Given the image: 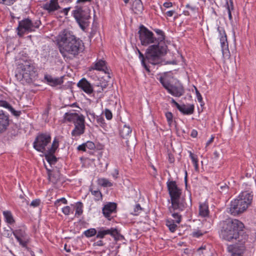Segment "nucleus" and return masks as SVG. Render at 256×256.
Wrapping results in <instances>:
<instances>
[{
	"label": "nucleus",
	"instance_id": "49",
	"mask_svg": "<svg viewBox=\"0 0 256 256\" xmlns=\"http://www.w3.org/2000/svg\"><path fill=\"white\" fill-rule=\"evenodd\" d=\"M17 240L22 247L26 248L27 244L28 242V237L20 239L19 240Z\"/></svg>",
	"mask_w": 256,
	"mask_h": 256
},
{
	"label": "nucleus",
	"instance_id": "46",
	"mask_svg": "<svg viewBox=\"0 0 256 256\" xmlns=\"http://www.w3.org/2000/svg\"><path fill=\"white\" fill-rule=\"evenodd\" d=\"M154 30L156 34L160 36L158 38H156V42H162L164 40V32L162 30L159 29H155Z\"/></svg>",
	"mask_w": 256,
	"mask_h": 256
},
{
	"label": "nucleus",
	"instance_id": "12",
	"mask_svg": "<svg viewBox=\"0 0 256 256\" xmlns=\"http://www.w3.org/2000/svg\"><path fill=\"white\" fill-rule=\"evenodd\" d=\"M246 240L244 242L236 241V244L229 245L228 248V251L230 254L231 256H243V254L246 250L245 243Z\"/></svg>",
	"mask_w": 256,
	"mask_h": 256
},
{
	"label": "nucleus",
	"instance_id": "10",
	"mask_svg": "<svg viewBox=\"0 0 256 256\" xmlns=\"http://www.w3.org/2000/svg\"><path fill=\"white\" fill-rule=\"evenodd\" d=\"M81 46L82 41L78 38L67 46L65 45L64 48H60V52L64 57H66L67 54L76 56L80 52Z\"/></svg>",
	"mask_w": 256,
	"mask_h": 256
},
{
	"label": "nucleus",
	"instance_id": "21",
	"mask_svg": "<svg viewBox=\"0 0 256 256\" xmlns=\"http://www.w3.org/2000/svg\"><path fill=\"white\" fill-rule=\"evenodd\" d=\"M113 238L116 242V246H113V248H118L121 243H124V236L121 234L120 230L117 227L113 228Z\"/></svg>",
	"mask_w": 256,
	"mask_h": 256
},
{
	"label": "nucleus",
	"instance_id": "53",
	"mask_svg": "<svg viewBox=\"0 0 256 256\" xmlns=\"http://www.w3.org/2000/svg\"><path fill=\"white\" fill-rule=\"evenodd\" d=\"M40 203V199H36L33 200L30 204V206H32L34 208L38 206Z\"/></svg>",
	"mask_w": 256,
	"mask_h": 256
},
{
	"label": "nucleus",
	"instance_id": "11",
	"mask_svg": "<svg viewBox=\"0 0 256 256\" xmlns=\"http://www.w3.org/2000/svg\"><path fill=\"white\" fill-rule=\"evenodd\" d=\"M248 206L246 202H242L238 198L232 200L229 208V212L234 216L240 214L246 210Z\"/></svg>",
	"mask_w": 256,
	"mask_h": 256
},
{
	"label": "nucleus",
	"instance_id": "39",
	"mask_svg": "<svg viewBox=\"0 0 256 256\" xmlns=\"http://www.w3.org/2000/svg\"><path fill=\"white\" fill-rule=\"evenodd\" d=\"M230 2H228V0H226L225 6L226 7L228 14V18L230 20H232V15L231 13V10H233V4L232 0H229Z\"/></svg>",
	"mask_w": 256,
	"mask_h": 256
},
{
	"label": "nucleus",
	"instance_id": "45",
	"mask_svg": "<svg viewBox=\"0 0 256 256\" xmlns=\"http://www.w3.org/2000/svg\"><path fill=\"white\" fill-rule=\"evenodd\" d=\"M180 212H173L172 213V216L174 218V221L177 223L180 224L182 220V216L178 214Z\"/></svg>",
	"mask_w": 256,
	"mask_h": 256
},
{
	"label": "nucleus",
	"instance_id": "29",
	"mask_svg": "<svg viewBox=\"0 0 256 256\" xmlns=\"http://www.w3.org/2000/svg\"><path fill=\"white\" fill-rule=\"evenodd\" d=\"M10 230L12 231V232L16 239V240H19L20 239L24 238H27V236L24 230L22 229H18L16 230H13L12 228H10Z\"/></svg>",
	"mask_w": 256,
	"mask_h": 256
},
{
	"label": "nucleus",
	"instance_id": "18",
	"mask_svg": "<svg viewBox=\"0 0 256 256\" xmlns=\"http://www.w3.org/2000/svg\"><path fill=\"white\" fill-rule=\"evenodd\" d=\"M85 120H84L74 125V128L71 132L72 136L76 138L80 136L84 133L86 126L84 124Z\"/></svg>",
	"mask_w": 256,
	"mask_h": 256
},
{
	"label": "nucleus",
	"instance_id": "61",
	"mask_svg": "<svg viewBox=\"0 0 256 256\" xmlns=\"http://www.w3.org/2000/svg\"><path fill=\"white\" fill-rule=\"evenodd\" d=\"M171 102L174 104L178 110H180V104H178L174 98H172Z\"/></svg>",
	"mask_w": 256,
	"mask_h": 256
},
{
	"label": "nucleus",
	"instance_id": "37",
	"mask_svg": "<svg viewBox=\"0 0 256 256\" xmlns=\"http://www.w3.org/2000/svg\"><path fill=\"white\" fill-rule=\"evenodd\" d=\"M90 190L92 194L94 196L95 200H99L102 198V194L101 192L98 190H93L92 188H90Z\"/></svg>",
	"mask_w": 256,
	"mask_h": 256
},
{
	"label": "nucleus",
	"instance_id": "17",
	"mask_svg": "<svg viewBox=\"0 0 256 256\" xmlns=\"http://www.w3.org/2000/svg\"><path fill=\"white\" fill-rule=\"evenodd\" d=\"M92 70H97L102 72L105 74L102 78H110V74L108 69L106 66V62L104 60H99L94 62L91 66Z\"/></svg>",
	"mask_w": 256,
	"mask_h": 256
},
{
	"label": "nucleus",
	"instance_id": "52",
	"mask_svg": "<svg viewBox=\"0 0 256 256\" xmlns=\"http://www.w3.org/2000/svg\"><path fill=\"white\" fill-rule=\"evenodd\" d=\"M60 202H62L63 204H68V201L67 200L64 198H62L60 199H58L55 202H54V205L56 206H59V203Z\"/></svg>",
	"mask_w": 256,
	"mask_h": 256
},
{
	"label": "nucleus",
	"instance_id": "27",
	"mask_svg": "<svg viewBox=\"0 0 256 256\" xmlns=\"http://www.w3.org/2000/svg\"><path fill=\"white\" fill-rule=\"evenodd\" d=\"M180 112L185 115L192 114L194 112V106L193 104H182L180 106Z\"/></svg>",
	"mask_w": 256,
	"mask_h": 256
},
{
	"label": "nucleus",
	"instance_id": "6",
	"mask_svg": "<svg viewBox=\"0 0 256 256\" xmlns=\"http://www.w3.org/2000/svg\"><path fill=\"white\" fill-rule=\"evenodd\" d=\"M139 38L142 45L147 46L150 44L156 43V38L152 32L143 25L140 26L138 31Z\"/></svg>",
	"mask_w": 256,
	"mask_h": 256
},
{
	"label": "nucleus",
	"instance_id": "59",
	"mask_svg": "<svg viewBox=\"0 0 256 256\" xmlns=\"http://www.w3.org/2000/svg\"><path fill=\"white\" fill-rule=\"evenodd\" d=\"M86 142L83 143L82 144L79 145L77 147V150L79 151H82V152H86Z\"/></svg>",
	"mask_w": 256,
	"mask_h": 256
},
{
	"label": "nucleus",
	"instance_id": "30",
	"mask_svg": "<svg viewBox=\"0 0 256 256\" xmlns=\"http://www.w3.org/2000/svg\"><path fill=\"white\" fill-rule=\"evenodd\" d=\"M96 238H104L105 236L110 234L112 236V228L110 229H106L104 228H101L97 232Z\"/></svg>",
	"mask_w": 256,
	"mask_h": 256
},
{
	"label": "nucleus",
	"instance_id": "50",
	"mask_svg": "<svg viewBox=\"0 0 256 256\" xmlns=\"http://www.w3.org/2000/svg\"><path fill=\"white\" fill-rule=\"evenodd\" d=\"M104 114L107 120H110L112 118V112L108 109L106 108Z\"/></svg>",
	"mask_w": 256,
	"mask_h": 256
},
{
	"label": "nucleus",
	"instance_id": "14",
	"mask_svg": "<svg viewBox=\"0 0 256 256\" xmlns=\"http://www.w3.org/2000/svg\"><path fill=\"white\" fill-rule=\"evenodd\" d=\"M172 206L169 208V210L170 212H182L187 206V204L185 202V199L184 197H180L171 200Z\"/></svg>",
	"mask_w": 256,
	"mask_h": 256
},
{
	"label": "nucleus",
	"instance_id": "44",
	"mask_svg": "<svg viewBox=\"0 0 256 256\" xmlns=\"http://www.w3.org/2000/svg\"><path fill=\"white\" fill-rule=\"evenodd\" d=\"M97 233V230L94 228H91L85 230L84 234L88 238L92 237Z\"/></svg>",
	"mask_w": 256,
	"mask_h": 256
},
{
	"label": "nucleus",
	"instance_id": "56",
	"mask_svg": "<svg viewBox=\"0 0 256 256\" xmlns=\"http://www.w3.org/2000/svg\"><path fill=\"white\" fill-rule=\"evenodd\" d=\"M70 208L69 206H66L62 208V212L65 215H68L70 213Z\"/></svg>",
	"mask_w": 256,
	"mask_h": 256
},
{
	"label": "nucleus",
	"instance_id": "9",
	"mask_svg": "<svg viewBox=\"0 0 256 256\" xmlns=\"http://www.w3.org/2000/svg\"><path fill=\"white\" fill-rule=\"evenodd\" d=\"M78 39L72 32L67 30H64L58 37L57 40L59 50L65 46V45L67 46Z\"/></svg>",
	"mask_w": 256,
	"mask_h": 256
},
{
	"label": "nucleus",
	"instance_id": "63",
	"mask_svg": "<svg viewBox=\"0 0 256 256\" xmlns=\"http://www.w3.org/2000/svg\"><path fill=\"white\" fill-rule=\"evenodd\" d=\"M186 8L190 10H191L192 12H195L196 11V8L194 6H191L190 4H187L186 5Z\"/></svg>",
	"mask_w": 256,
	"mask_h": 256
},
{
	"label": "nucleus",
	"instance_id": "19",
	"mask_svg": "<svg viewBox=\"0 0 256 256\" xmlns=\"http://www.w3.org/2000/svg\"><path fill=\"white\" fill-rule=\"evenodd\" d=\"M168 93L174 96L180 97L184 94V89L182 85L178 82L174 85L172 84Z\"/></svg>",
	"mask_w": 256,
	"mask_h": 256
},
{
	"label": "nucleus",
	"instance_id": "47",
	"mask_svg": "<svg viewBox=\"0 0 256 256\" xmlns=\"http://www.w3.org/2000/svg\"><path fill=\"white\" fill-rule=\"evenodd\" d=\"M142 208H141L140 204H136L134 208L133 211L130 214L134 216H138L142 212Z\"/></svg>",
	"mask_w": 256,
	"mask_h": 256
},
{
	"label": "nucleus",
	"instance_id": "35",
	"mask_svg": "<svg viewBox=\"0 0 256 256\" xmlns=\"http://www.w3.org/2000/svg\"><path fill=\"white\" fill-rule=\"evenodd\" d=\"M94 118L96 120L98 124L102 127L105 131H108V130L106 128V124L104 122L105 120L103 117L101 116H96Z\"/></svg>",
	"mask_w": 256,
	"mask_h": 256
},
{
	"label": "nucleus",
	"instance_id": "25",
	"mask_svg": "<svg viewBox=\"0 0 256 256\" xmlns=\"http://www.w3.org/2000/svg\"><path fill=\"white\" fill-rule=\"evenodd\" d=\"M44 80H46L49 85L52 86L60 85L63 82L62 78H54L48 74L44 76Z\"/></svg>",
	"mask_w": 256,
	"mask_h": 256
},
{
	"label": "nucleus",
	"instance_id": "1",
	"mask_svg": "<svg viewBox=\"0 0 256 256\" xmlns=\"http://www.w3.org/2000/svg\"><path fill=\"white\" fill-rule=\"evenodd\" d=\"M244 225L236 219H228L222 223L220 237L224 240L230 242L247 240L248 235L244 229Z\"/></svg>",
	"mask_w": 256,
	"mask_h": 256
},
{
	"label": "nucleus",
	"instance_id": "31",
	"mask_svg": "<svg viewBox=\"0 0 256 256\" xmlns=\"http://www.w3.org/2000/svg\"><path fill=\"white\" fill-rule=\"evenodd\" d=\"M209 210L208 206L205 203L200 204L199 206V214L202 217L208 216Z\"/></svg>",
	"mask_w": 256,
	"mask_h": 256
},
{
	"label": "nucleus",
	"instance_id": "57",
	"mask_svg": "<svg viewBox=\"0 0 256 256\" xmlns=\"http://www.w3.org/2000/svg\"><path fill=\"white\" fill-rule=\"evenodd\" d=\"M190 153V156L194 163H197L198 162V158L196 156H194L191 152H189Z\"/></svg>",
	"mask_w": 256,
	"mask_h": 256
},
{
	"label": "nucleus",
	"instance_id": "16",
	"mask_svg": "<svg viewBox=\"0 0 256 256\" xmlns=\"http://www.w3.org/2000/svg\"><path fill=\"white\" fill-rule=\"evenodd\" d=\"M167 186L171 200L180 197L182 190L178 188L175 181L168 182Z\"/></svg>",
	"mask_w": 256,
	"mask_h": 256
},
{
	"label": "nucleus",
	"instance_id": "4",
	"mask_svg": "<svg viewBox=\"0 0 256 256\" xmlns=\"http://www.w3.org/2000/svg\"><path fill=\"white\" fill-rule=\"evenodd\" d=\"M72 14L80 27L84 30L89 24L88 20L90 18V10L88 8L87 11L84 6H76Z\"/></svg>",
	"mask_w": 256,
	"mask_h": 256
},
{
	"label": "nucleus",
	"instance_id": "32",
	"mask_svg": "<svg viewBox=\"0 0 256 256\" xmlns=\"http://www.w3.org/2000/svg\"><path fill=\"white\" fill-rule=\"evenodd\" d=\"M5 222L9 224H12L15 222V220L10 211L5 210L3 212Z\"/></svg>",
	"mask_w": 256,
	"mask_h": 256
},
{
	"label": "nucleus",
	"instance_id": "43",
	"mask_svg": "<svg viewBox=\"0 0 256 256\" xmlns=\"http://www.w3.org/2000/svg\"><path fill=\"white\" fill-rule=\"evenodd\" d=\"M217 188L220 192L226 194L228 192V186L226 184H218Z\"/></svg>",
	"mask_w": 256,
	"mask_h": 256
},
{
	"label": "nucleus",
	"instance_id": "15",
	"mask_svg": "<svg viewBox=\"0 0 256 256\" xmlns=\"http://www.w3.org/2000/svg\"><path fill=\"white\" fill-rule=\"evenodd\" d=\"M84 120V116L82 114H79L74 110L66 112L63 116V122H72L74 124Z\"/></svg>",
	"mask_w": 256,
	"mask_h": 256
},
{
	"label": "nucleus",
	"instance_id": "40",
	"mask_svg": "<svg viewBox=\"0 0 256 256\" xmlns=\"http://www.w3.org/2000/svg\"><path fill=\"white\" fill-rule=\"evenodd\" d=\"M160 82L162 84V86L168 90V92L170 90V88L172 86V84H170V82H168V80H167L166 78H164L162 77H160Z\"/></svg>",
	"mask_w": 256,
	"mask_h": 256
},
{
	"label": "nucleus",
	"instance_id": "41",
	"mask_svg": "<svg viewBox=\"0 0 256 256\" xmlns=\"http://www.w3.org/2000/svg\"><path fill=\"white\" fill-rule=\"evenodd\" d=\"M98 184L104 187H109L112 186L111 182L106 178H100L98 180Z\"/></svg>",
	"mask_w": 256,
	"mask_h": 256
},
{
	"label": "nucleus",
	"instance_id": "55",
	"mask_svg": "<svg viewBox=\"0 0 256 256\" xmlns=\"http://www.w3.org/2000/svg\"><path fill=\"white\" fill-rule=\"evenodd\" d=\"M194 89L196 90V93L198 100V102H202V96L200 92H199V91L198 90L196 86H194Z\"/></svg>",
	"mask_w": 256,
	"mask_h": 256
},
{
	"label": "nucleus",
	"instance_id": "28",
	"mask_svg": "<svg viewBox=\"0 0 256 256\" xmlns=\"http://www.w3.org/2000/svg\"><path fill=\"white\" fill-rule=\"evenodd\" d=\"M102 211L104 216L108 220H110V214L112 213V202H108L105 204Z\"/></svg>",
	"mask_w": 256,
	"mask_h": 256
},
{
	"label": "nucleus",
	"instance_id": "42",
	"mask_svg": "<svg viewBox=\"0 0 256 256\" xmlns=\"http://www.w3.org/2000/svg\"><path fill=\"white\" fill-rule=\"evenodd\" d=\"M58 146V140L55 138L53 140L52 144L50 148H48L47 150H48L50 153H55L56 150Z\"/></svg>",
	"mask_w": 256,
	"mask_h": 256
},
{
	"label": "nucleus",
	"instance_id": "5",
	"mask_svg": "<svg viewBox=\"0 0 256 256\" xmlns=\"http://www.w3.org/2000/svg\"><path fill=\"white\" fill-rule=\"evenodd\" d=\"M41 24L40 20H36L32 22L30 19L24 18L18 22V26L16 30L18 34L20 36H22L26 32H32L38 28Z\"/></svg>",
	"mask_w": 256,
	"mask_h": 256
},
{
	"label": "nucleus",
	"instance_id": "60",
	"mask_svg": "<svg viewBox=\"0 0 256 256\" xmlns=\"http://www.w3.org/2000/svg\"><path fill=\"white\" fill-rule=\"evenodd\" d=\"M202 232L200 230H198V231H196V232H192V236L194 237L198 238V237L202 236Z\"/></svg>",
	"mask_w": 256,
	"mask_h": 256
},
{
	"label": "nucleus",
	"instance_id": "54",
	"mask_svg": "<svg viewBox=\"0 0 256 256\" xmlns=\"http://www.w3.org/2000/svg\"><path fill=\"white\" fill-rule=\"evenodd\" d=\"M92 0H76V6H83L88 2H90Z\"/></svg>",
	"mask_w": 256,
	"mask_h": 256
},
{
	"label": "nucleus",
	"instance_id": "36",
	"mask_svg": "<svg viewBox=\"0 0 256 256\" xmlns=\"http://www.w3.org/2000/svg\"><path fill=\"white\" fill-rule=\"evenodd\" d=\"M83 204L82 202H78L76 204V213L75 216L76 217H78L82 215L83 212Z\"/></svg>",
	"mask_w": 256,
	"mask_h": 256
},
{
	"label": "nucleus",
	"instance_id": "24",
	"mask_svg": "<svg viewBox=\"0 0 256 256\" xmlns=\"http://www.w3.org/2000/svg\"><path fill=\"white\" fill-rule=\"evenodd\" d=\"M0 106L6 108L16 117L19 116L22 114L20 110H15L12 106L6 100H0Z\"/></svg>",
	"mask_w": 256,
	"mask_h": 256
},
{
	"label": "nucleus",
	"instance_id": "3",
	"mask_svg": "<svg viewBox=\"0 0 256 256\" xmlns=\"http://www.w3.org/2000/svg\"><path fill=\"white\" fill-rule=\"evenodd\" d=\"M17 70L18 72L16 74V77L24 84L32 82L36 75L34 66L28 61H24L18 64Z\"/></svg>",
	"mask_w": 256,
	"mask_h": 256
},
{
	"label": "nucleus",
	"instance_id": "51",
	"mask_svg": "<svg viewBox=\"0 0 256 256\" xmlns=\"http://www.w3.org/2000/svg\"><path fill=\"white\" fill-rule=\"evenodd\" d=\"M86 148L90 150H93L96 148L94 144L91 141H88L87 142H86Z\"/></svg>",
	"mask_w": 256,
	"mask_h": 256
},
{
	"label": "nucleus",
	"instance_id": "8",
	"mask_svg": "<svg viewBox=\"0 0 256 256\" xmlns=\"http://www.w3.org/2000/svg\"><path fill=\"white\" fill-rule=\"evenodd\" d=\"M51 137L49 134H40L36 137L34 143V148L38 152H44L46 150V146L50 142Z\"/></svg>",
	"mask_w": 256,
	"mask_h": 256
},
{
	"label": "nucleus",
	"instance_id": "7",
	"mask_svg": "<svg viewBox=\"0 0 256 256\" xmlns=\"http://www.w3.org/2000/svg\"><path fill=\"white\" fill-rule=\"evenodd\" d=\"M119 132L120 136L126 139V144L128 148L132 147L136 145V137L133 135H130L132 133V129L127 126L124 122H122L119 126Z\"/></svg>",
	"mask_w": 256,
	"mask_h": 256
},
{
	"label": "nucleus",
	"instance_id": "48",
	"mask_svg": "<svg viewBox=\"0 0 256 256\" xmlns=\"http://www.w3.org/2000/svg\"><path fill=\"white\" fill-rule=\"evenodd\" d=\"M165 116L166 118L169 126H171L173 122V114L171 112H166L165 114Z\"/></svg>",
	"mask_w": 256,
	"mask_h": 256
},
{
	"label": "nucleus",
	"instance_id": "22",
	"mask_svg": "<svg viewBox=\"0 0 256 256\" xmlns=\"http://www.w3.org/2000/svg\"><path fill=\"white\" fill-rule=\"evenodd\" d=\"M237 198H238L240 200L246 202V205L249 206L252 204L253 199V194H252V192H250L248 190L240 192Z\"/></svg>",
	"mask_w": 256,
	"mask_h": 256
},
{
	"label": "nucleus",
	"instance_id": "20",
	"mask_svg": "<svg viewBox=\"0 0 256 256\" xmlns=\"http://www.w3.org/2000/svg\"><path fill=\"white\" fill-rule=\"evenodd\" d=\"M9 117L4 110H0V133L4 132L9 125Z\"/></svg>",
	"mask_w": 256,
	"mask_h": 256
},
{
	"label": "nucleus",
	"instance_id": "38",
	"mask_svg": "<svg viewBox=\"0 0 256 256\" xmlns=\"http://www.w3.org/2000/svg\"><path fill=\"white\" fill-rule=\"evenodd\" d=\"M166 226L170 230L174 232L176 231L177 225L174 224V220H168L166 222Z\"/></svg>",
	"mask_w": 256,
	"mask_h": 256
},
{
	"label": "nucleus",
	"instance_id": "26",
	"mask_svg": "<svg viewBox=\"0 0 256 256\" xmlns=\"http://www.w3.org/2000/svg\"><path fill=\"white\" fill-rule=\"evenodd\" d=\"M42 8L48 12H51L58 10L60 8V6L58 3H54L50 0V2L44 4Z\"/></svg>",
	"mask_w": 256,
	"mask_h": 256
},
{
	"label": "nucleus",
	"instance_id": "33",
	"mask_svg": "<svg viewBox=\"0 0 256 256\" xmlns=\"http://www.w3.org/2000/svg\"><path fill=\"white\" fill-rule=\"evenodd\" d=\"M132 8L136 13L142 12L144 7L141 0H135L132 4Z\"/></svg>",
	"mask_w": 256,
	"mask_h": 256
},
{
	"label": "nucleus",
	"instance_id": "23",
	"mask_svg": "<svg viewBox=\"0 0 256 256\" xmlns=\"http://www.w3.org/2000/svg\"><path fill=\"white\" fill-rule=\"evenodd\" d=\"M77 86L88 94H90L93 92L92 86L85 78L80 80L78 83Z\"/></svg>",
	"mask_w": 256,
	"mask_h": 256
},
{
	"label": "nucleus",
	"instance_id": "58",
	"mask_svg": "<svg viewBox=\"0 0 256 256\" xmlns=\"http://www.w3.org/2000/svg\"><path fill=\"white\" fill-rule=\"evenodd\" d=\"M16 0H3L2 4L6 6H10Z\"/></svg>",
	"mask_w": 256,
	"mask_h": 256
},
{
	"label": "nucleus",
	"instance_id": "62",
	"mask_svg": "<svg viewBox=\"0 0 256 256\" xmlns=\"http://www.w3.org/2000/svg\"><path fill=\"white\" fill-rule=\"evenodd\" d=\"M172 6V4L171 2H166L164 4V6L166 8H169Z\"/></svg>",
	"mask_w": 256,
	"mask_h": 256
},
{
	"label": "nucleus",
	"instance_id": "34",
	"mask_svg": "<svg viewBox=\"0 0 256 256\" xmlns=\"http://www.w3.org/2000/svg\"><path fill=\"white\" fill-rule=\"evenodd\" d=\"M46 152L45 155L46 160L50 164H54L57 162V158L54 156V153H50L48 150H46Z\"/></svg>",
	"mask_w": 256,
	"mask_h": 256
},
{
	"label": "nucleus",
	"instance_id": "2",
	"mask_svg": "<svg viewBox=\"0 0 256 256\" xmlns=\"http://www.w3.org/2000/svg\"><path fill=\"white\" fill-rule=\"evenodd\" d=\"M167 46L158 42L157 44L150 46L146 50V56L140 52L138 48L136 50L139 54V58L141 60L142 66L148 72H150L148 66L146 63V60L149 63L156 65L161 62V56L166 54Z\"/></svg>",
	"mask_w": 256,
	"mask_h": 256
},
{
	"label": "nucleus",
	"instance_id": "13",
	"mask_svg": "<svg viewBox=\"0 0 256 256\" xmlns=\"http://www.w3.org/2000/svg\"><path fill=\"white\" fill-rule=\"evenodd\" d=\"M218 31L220 36V42L222 48V51L224 57H230V52L228 48L227 37L224 29L220 26L218 27Z\"/></svg>",
	"mask_w": 256,
	"mask_h": 256
},
{
	"label": "nucleus",
	"instance_id": "64",
	"mask_svg": "<svg viewBox=\"0 0 256 256\" xmlns=\"http://www.w3.org/2000/svg\"><path fill=\"white\" fill-rule=\"evenodd\" d=\"M174 12V10H169L166 12V14L168 16L171 17L173 16Z\"/></svg>",
	"mask_w": 256,
	"mask_h": 256
}]
</instances>
